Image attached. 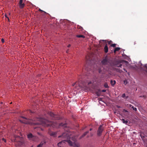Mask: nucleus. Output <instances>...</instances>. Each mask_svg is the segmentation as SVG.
Here are the masks:
<instances>
[{
    "mask_svg": "<svg viewBox=\"0 0 147 147\" xmlns=\"http://www.w3.org/2000/svg\"><path fill=\"white\" fill-rule=\"evenodd\" d=\"M71 133L69 132H66L63 133L61 136H59L58 137H62L64 139H69L71 137ZM67 142L71 146H73L74 147H80V145L78 143L72 142L69 140H65L59 142L57 145L59 147H61V145L65 143V142Z\"/></svg>",
    "mask_w": 147,
    "mask_h": 147,
    "instance_id": "obj_1",
    "label": "nucleus"
},
{
    "mask_svg": "<svg viewBox=\"0 0 147 147\" xmlns=\"http://www.w3.org/2000/svg\"><path fill=\"white\" fill-rule=\"evenodd\" d=\"M36 120L38 121L36 122L33 123V124L34 125L42 124L45 127L51 126L53 127H56L57 125V124L56 123L50 121L42 118H37L36 119Z\"/></svg>",
    "mask_w": 147,
    "mask_h": 147,
    "instance_id": "obj_2",
    "label": "nucleus"
},
{
    "mask_svg": "<svg viewBox=\"0 0 147 147\" xmlns=\"http://www.w3.org/2000/svg\"><path fill=\"white\" fill-rule=\"evenodd\" d=\"M80 77H79L78 78V81L73 84H72V86H74L75 85H78L79 87H80L82 88H84L85 87V84L82 80L81 79H80Z\"/></svg>",
    "mask_w": 147,
    "mask_h": 147,
    "instance_id": "obj_3",
    "label": "nucleus"
},
{
    "mask_svg": "<svg viewBox=\"0 0 147 147\" xmlns=\"http://www.w3.org/2000/svg\"><path fill=\"white\" fill-rule=\"evenodd\" d=\"M48 114L51 116L53 120L60 119V117H59L58 115L54 114L52 112H49L48 113Z\"/></svg>",
    "mask_w": 147,
    "mask_h": 147,
    "instance_id": "obj_4",
    "label": "nucleus"
},
{
    "mask_svg": "<svg viewBox=\"0 0 147 147\" xmlns=\"http://www.w3.org/2000/svg\"><path fill=\"white\" fill-rule=\"evenodd\" d=\"M103 129L104 128L102 125H100L97 131V135L98 136H101Z\"/></svg>",
    "mask_w": 147,
    "mask_h": 147,
    "instance_id": "obj_5",
    "label": "nucleus"
},
{
    "mask_svg": "<svg viewBox=\"0 0 147 147\" xmlns=\"http://www.w3.org/2000/svg\"><path fill=\"white\" fill-rule=\"evenodd\" d=\"M85 67H86L85 69L86 71H87V73L90 74L92 72V70L90 69L91 67L90 65H85Z\"/></svg>",
    "mask_w": 147,
    "mask_h": 147,
    "instance_id": "obj_6",
    "label": "nucleus"
},
{
    "mask_svg": "<svg viewBox=\"0 0 147 147\" xmlns=\"http://www.w3.org/2000/svg\"><path fill=\"white\" fill-rule=\"evenodd\" d=\"M28 138L30 139H31L34 140L35 139H37V137L36 136L33 135L31 133H30L28 135Z\"/></svg>",
    "mask_w": 147,
    "mask_h": 147,
    "instance_id": "obj_7",
    "label": "nucleus"
},
{
    "mask_svg": "<svg viewBox=\"0 0 147 147\" xmlns=\"http://www.w3.org/2000/svg\"><path fill=\"white\" fill-rule=\"evenodd\" d=\"M109 62L108 59L107 57H106L105 59H103L102 61V63L103 64L105 65Z\"/></svg>",
    "mask_w": 147,
    "mask_h": 147,
    "instance_id": "obj_8",
    "label": "nucleus"
},
{
    "mask_svg": "<svg viewBox=\"0 0 147 147\" xmlns=\"http://www.w3.org/2000/svg\"><path fill=\"white\" fill-rule=\"evenodd\" d=\"M23 0H20L19 2V6L20 8H23L25 6V4L22 3Z\"/></svg>",
    "mask_w": 147,
    "mask_h": 147,
    "instance_id": "obj_9",
    "label": "nucleus"
},
{
    "mask_svg": "<svg viewBox=\"0 0 147 147\" xmlns=\"http://www.w3.org/2000/svg\"><path fill=\"white\" fill-rule=\"evenodd\" d=\"M21 117L24 119L23 121H21V120H20V121L21 122H22V123H26V124L28 123V121H27L28 119H27L26 117Z\"/></svg>",
    "mask_w": 147,
    "mask_h": 147,
    "instance_id": "obj_10",
    "label": "nucleus"
},
{
    "mask_svg": "<svg viewBox=\"0 0 147 147\" xmlns=\"http://www.w3.org/2000/svg\"><path fill=\"white\" fill-rule=\"evenodd\" d=\"M50 134L51 136L55 137L56 136L57 133L56 132H52L50 133Z\"/></svg>",
    "mask_w": 147,
    "mask_h": 147,
    "instance_id": "obj_11",
    "label": "nucleus"
},
{
    "mask_svg": "<svg viewBox=\"0 0 147 147\" xmlns=\"http://www.w3.org/2000/svg\"><path fill=\"white\" fill-rule=\"evenodd\" d=\"M89 133V131H87L84 133V134L80 137V139H81L84 137L88 133Z\"/></svg>",
    "mask_w": 147,
    "mask_h": 147,
    "instance_id": "obj_12",
    "label": "nucleus"
},
{
    "mask_svg": "<svg viewBox=\"0 0 147 147\" xmlns=\"http://www.w3.org/2000/svg\"><path fill=\"white\" fill-rule=\"evenodd\" d=\"M104 51L106 53H107V52H108V47L107 45H105L104 47Z\"/></svg>",
    "mask_w": 147,
    "mask_h": 147,
    "instance_id": "obj_13",
    "label": "nucleus"
},
{
    "mask_svg": "<svg viewBox=\"0 0 147 147\" xmlns=\"http://www.w3.org/2000/svg\"><path fill=\"white\" fill-rule=\"evenodd\" d=\"M59 126H63V127H66L67 126V124L66 123H61L59 124Z\"/></svg>",
    "mask_w": 147,
    "mask_h": 147,
    "instance_id": "obj_14",
    "label": "nucleus"
},
{
    "mask_svg": "<svg viewBox=\"0 0 147 147\" xmlns=\"http://www.w3.org/2000/svg\"><path fill=\"white\" fill-rule=\"evenodd\" d=\"M111 83L112 86H113L116 84V81L115 80H111Z\"/></svg>",
    "mask_w": 147,
    "mask_h": 147,
    "instance_id": "obj_15",
    "label": "nucleus"
},
{
    "mask_svg": "<svg viewBox=\"0 0 147 147\" xmlns=\"http://www.w3.org/2000/svg\"><path fill=\"white\" fill-rule=\"evenodd\" d=\"M121 48L119 47H116L114 51V53H115L116 51H119Z\"/></svg>",
    "mask_w": 147,
    "mask_h": 147,
    "instance_id": "obj_16",
    "label": "nucleus"
},
{
    "mask_svg": "<svg viewBox=\"0 0 147 147\" xmlns=\"http://www.w3.org/2000/svg\"><path fill=\"white\" fill-rule=\"evenodd\" d=\"M45 142H42L38 144L37 147H42V145L44 144L45 143Z\"/></svg>",
    "mask_w": 147,
    "mask_h": 147,
    "instance_id": "obj_17",
    "label": "nucleus"
},
{
    "mask_svg": "<svg viewBox=\"0 0 147 147\" xmlns=\"http://www.w3.org/2000/svg\"><path fill=\"white\" fill-rule=\"evenodd\" d=\"M76 36V37L78 38H84L85 37V36H84L82 35H77Z\"/></svg>",
    "mask_w": 147,
    "mask_h": 147,
    "instance_id": "obj_18",
    "label": "nucleus"
},
{
    "mask_svg": "<svg viewBox=\"0 0 147 147\" xmlns=\"http://www.w3.org/2000/svg\"><path fill=\"white\" fill-rule=\"evenodd\" d=\"M122 121L123 123H125V124H127V123H128L127 121L125 120L124 119H122Z\"/></svg>",
    "mask_w": 147,
    "mask_h": 147,
    "instance_id": "obj_19",
    "label": "nucleus"
},
{
    "mask_svg": "<svg viewBox=\"0 0 147 147\" xmlns=\"http://www.w3.org/2000/svg\"><path fill=\"white\" fill-rule=\"evenodd\" d=\"M100 94L101 92L99 91V90L98 91L96 92V94L98 96H99L100 95Z\"/></svg>",
    "mask_w": 147,
    "mask_h": 147,
    "instance_id": "obj_20",
    "label": "nucleus"
},
{
    "mask_svg": "<svg viewBox=\"0 0 147 147\" xmlns=\"http://www.w3.org/2000/svg\"><path fill=\"white\" fill-rule=\"evenodd\" d=\"M72 140L74 141H76V139L75 136H73L71 138Z\"/></svg>",
    "mask_w": 147,
    "mask_h": 147,
    "instance_id": "obj_21",
    "label": "nucleus"
},
{
    "mask_svg": "<svg viewBox=\"0 0 147 147\" xmlns=\"http://www.w3.org/2000/svg\"><path fill=\"white\" fill-rule=\"evenodd\" d=\"M123 82H124V84L125 85H126L128 83L127 80L126 79L124 80Z\"/></svg>",
    "mask_w": 147,
    "mask_h": 147,
    "instance_id": "obj_22",
    "label": "nucleus"
},
{
    "mask_svg": "<svg viewBox=\"0 0 147 147\" xmlns=\"http://www.w3.org/2000/svg\"><path fill=\"white\" fill-rule=\"evenodd\" d=\"M104 87L105 88H108L109 87L108 86V85L107 84V83H105V84H104Z\"/></svg>",
    "mask_w": 147,
    "mask_h": 147,
    "instance_id": "obj_23",
    "label": "nucleus"
},
{
    "mask_svg": "<svg viewBox=\"0 0 147 147\" xmlns=\"http://www.w3.org/2000/svg\"><path fill=\"white\" fill-rule=\"evenodd\" d=\"M131 108L132 109H133V110L134 111H136L137 109V108L136 107H134L133 106H132V107H131Z\"/></svg>",
    "mask_w": 147,
    "mask_h": 147,
    "instance_id": "obj_24",
    "label": "nucleus"
},
{
    "mask_svg": "<svg viewBox=\"0 0 147 147\" xmlns=\"http://www.w3.org/2000/svg\"><path fill=\"white\" fill-rule=\"evenodd\" d=\"M121 66H122V64H120L118 63L117 65V67H121Z\"/></svg>",
    "mask_w": 147,
    "mask_h": 147,
    "instance_id": "obj_25",
    "label": "nucleus"
},
{
    "mask_svg": "<svg viewBox=\"0 0 147 147\" xmlns=\"http://www.w3.org/2000/svg\"><path fill=\"white\" fill-rule=\"evenodd\" d=\"M116 44H112L111 45V46L113 47H116Z\"/></svg>",
    "mask_w": 147,
    "mask_h": 147,
    "instance_id": "obj_26",
    "label": "nucleus"
},
{
    "mask_svg": "<svg viewBox=\"0 0 147 147\" xmlns=\"http://www.w3.org/2000/svg\"><path fill=\"white\" fill-rule=\"evenodd\" d=\"M103 41H105V40H100L99 41V43L100 44L102 42H103Z\"/></svg>",
    "mask_w": 147,
    "mask_h": 147,
    "instance_id": "obj_27",
    "label": "nucleus"
},
{
    "mask_svg": "<svg viewBox=\"0 0 147 147\" xmlns=\"http://www.w3.org/2000/svg\"><path fill=\"white\" fill-rule=\"evenodd\" d=\"M123 112H128V111L127 110L125 109H123Z\"/></svg>",
    "mask_w": 147,
    "mask_h": 147,
    "instance_id": "obj_28",
    "label": "nucleus"
},
{
    "mask_svg": "<svg viewBox=\"0 0 147 147\" xmlns=\"http://www.w3.org/2000/svg\"><path fill=\"white\" fill-rule=\"evenodd\" d=\"M125 96V93L123 94L122 95V97L123 98H124Z\"/></svg>",
    "mask_w": 147,
    "mask_h": 147,
    "instance_id": "obj_29",
    "label": "nucleus"
},
{
    "mask_svg": "<svg viewBox=\"0 0 147 147\" xmlns=\"http://www.w3.org/2000/svg\"><path fill=\"white\" fill-rule=\"evenodd\" d=\"M5 17H6L7 18L8 20H9V18H8V17H7V15L6 14H5Z\"/></svg>",
    "mask_w": 147,
    "mask_h": 147,
    "instance_id": "obj_30",
    "label": "nucleus"
},
{
    "mask_svg": "<svg viewBox=\"0 0 147 147\" xmlns=\"http://www.w3.org/2000/svg\"><path fill=\"white\" fill-rule=\"evenodd\" d=\"M106 90H103L101 91V92H106Z\"/></svg>",
    "mask_w": 147,
    "mask_h": 147,
    "instance_id": "obj_31",
    "label": "nucleus"
},
{
    "mask_svg": "<svg viewBox=\"0 0 147 147\" xmlns=\"http://www.w3.org/2000/svg\"><path fill=\"white\" fill-rule=\"evenodd\" d=\"M2 42L3 43L4 42V40L3 38H2L1 40Z\"/></svg>",
    "mask_w": 147,
    "mask_h": 147,
    "instance_id": "obj_32",
    "label": "nucleus"
},
{
    "mask_svg": "<svg viewBox=\"0 0 147 147\" xmlns=\"http://www.w3.org/2000/svg\"><path fill=\"white\" fill-rule=\"evenodd\" d=\"M2 140L3 141L5 142H6V140H5V139L4 138H2Z\"/></svg>",
    "mask_w": 147,
    "mask_h": 147,
    "instance_id": "obj_33",
    "label": "nucleus"
},
{
    "mask_svg": "<svg viewBox=\"0 0 147 147\" xmlns=\"http://www.w3.org/2000/svg\"><path fill=\"white\" fill-rule=\"evenodd\" d=\"M116 107L118 108H121V107L120 106H119L118 105H116Z\"/></svg>",
    "mask_w": 147,
    "mask_h": 147,
    "instance_id": "obj_34",
    "label": "nucleus"
},
{
    "mask_svg": "<svg viewBox=\"0 0 147 147\" xmlns=\"http://www.w3.org/2000/svg\"><path fill=\"white\" fill-rule=\"evenodd\" d=\"M122 61H124V62H127V61H125L123 60V61H120V63H122Z\"/></svg>",
    "mask_w": 147,
    "mask_h": 147,
    "instance_id": "obj_35",
    "label": "nucleus"
},
{
    "mask_svg": "<svg viewBox=\"0 0 147 147\" xmlns=\"http://www.w3.org/2000/svg\"><path fill=\"white\" fill-rule=\"evenodd\" d=\"M92 82L91 81H90V82H88V84L89 85V84H92Z\"/></svg>",
    "mask_w": 147,
    "mask_h": 147,
    "instance_id": "obj_36",
    "label": "nucleus"
},
{
    "mask_svg": "<svg viewBox=\"0 0 147 147\" xmlns=\"http://www.w3.org/2000/svg\"><path fill=\"white\" fill-rule=\"evenodd\" d=\"M112 42V41H111V40H110V41H109V42H108V44H110Z\"/></svg>",
    "mask_w": 147,
    "mask_h": 147,
    "instance_id": "obj_37",
    "label": "nucleus"
},
{
    "mask_svg": "<svg viewBox=\"0 0 147 147\" xmlns=\"http://www.w3.org/2000/svg\"><path fill=\"white\" fill-rule=\"evenodd\" d=\"M129 107H131L132 106V105H131V104H129Z\"/></svg>",
    "mask_w": 147,
    "mask_h": 147,
    "instance_id": "obj_38",
    "label": "nucleus"
},
{
    "mask_svg": "<svg viewBox=\"0 0 147 147\" xmlns=\"http://www.w3.org/2000/svg\"><path fill=\"white\" fill-rule=\"evenodd\" d=\"M39 11H42V12H45V13H46L44 11H43L42 10H41V9H39Z\"/></svg>",
    "mask_w": 147,
    "mask_h": 147,
    "instance_id": "obj_39",
    "label": "nucleus"
},
{
    "mask_svg": "<svg viewBox=\"0 0 147 147\" xmlns=\"http://www.w3.org/2000/svg\"><path fill=\"white\" fill-rule=\"evenodd\" d=\"M70 46H71V45H70V44H69V45H68V46H67V47H70Z\"/></svg>",
    "mask_w": 147,
    "mask_h": 147,
    "instance_id": "obj_40",
    "label": "nucleus"
},
{
    "mask_svg": "<svg viewBox=\"0 0 147 147\" xmlns=\"http://www.w3.org/2000/svg\"><path fill=\"white\" fill-rule=\"evenodd\" d=\"M28 111L30 113H32V111H31V110H29Z\"/></svg>",
    "mask_w": 147,
    "mask_h": 147,
    "instance_id": "obj_41",
    "label": "nucleus"
},
{
    "mask_svg": "<svg viewBox=\"0 0 147 147\" xmlns=\"http://www.w3.org/2000/svg\"><path fill=\"white\" fill-rule=\"evenodd\" d=\"M140 136H141V138H144V136H142L141 135H140Z\"/></svg>",
    "mask_w": 147,
    "mask_h": 147,
    "instance_id": "obj_42",
    "label": "nucleus"
},
{
    "mask_svg": "<svg viewBox=\"0 0 147 147\" xmlns=\"http://www.w3.org/2000/svg\"><path fill=\"white\" fill-rule=\"evenodd\" d=\"M79 28L80 29H82V27L80 26V27H79Z\"/></svg>",
    "mask_w": 147,
    "mask_h": 147,
    "instance_id": "obj_43",
    "label": "nucleus"
},
{
    "mask_svg": "<svg viewBox=\"0 0 147 147\" xmlns=\"http://www.w3.org/2000/svg\"><path fill=\"white\" fill-rule=\"evenodd\" d=\"M123 70H124V71H125L126 72H127V71L125 70V68H124V69H123Z\"/></svg>",
    "mask_w": 147,
    "mask_h": 147,
    "instance_id": "obj_44",
    "label": "nucleus"
},
{
    "mask_svg": "<svg viewBox=\"0 0 147 147\" xmlns=\"http://www.w3.org/2000/svg\"><path fill=\"white\" fill-rule=\"evenodd\" d=\"M92 130V128H90V131H91Z\"/></svg>",
    "mask_w": 147,
    "mask_h": 147,
    "instance_id": "obj_45",
    "label": "nucleus"
},
{
    "mask_svg": "<svg viewBox=\"0 0 147 147\" xmlns=\"http://www.w3.org/2000/svg\"><path fill=\"white\" fill-rule=\"evenodd\" d=\"M145 67H146V69H147V65H146L145 66Z\"/></svg>",
    "mask_w": 147,
    "mask_h": 147,
    "instance_id": "obj_46",
    "label": "nucleus"
},
{
    "mask_svg": "<svg viewBox=\"0 0 147 147\" xmlns=\"http://www.w3.org/2000/svg\"><path fill=\"white\" fill-rule=\"evenodd\" d=\"M68 50H67V51H66V52L67 53H68Z\"/></svg>",
    "mask_w": 147,
    "mask_h": 147,
    "instance_id": "obj_47",
    "label": "nucleus"
},
{
    "mask_svg": "<svg viewBox=\"0 0 147 147\" xmlns=\"http://www.w3.org/2000/svg\"><path fill=\"white\" fill-rule=\"evenodd\" d=\"M36 127H34V129H36Z\"/></svg>",
    "mask_w": 147,
    "mask_h": 147,
    "instance_id": "obj_48",
    "label": "nucleus"
},
{
    "mask_svg": "<svg viewBox=\"0 0 147 147\" xmlns=\"http://www.w3.org/2000/svg\"><path fill=\"white\" fill-rule=\"evenodd\" d=\"M38 134H39V135H40V134L39 133H38Z\"/></svg>",
    "mask_w": 147,
    "mask_h": 147,
    "instance_id": "obj_49",
    "label": "nucleus"
},
{
    "mask_svg": "<svg viewBox=\"0 0 147 147\" xmlns=\"http://www.w3.org/2000/svg\"><path fill=\"white\" fill-rule=\"evenodd\" d=\"M1 104H2V103H3V102H1Z\"/></svg>",
    "mask_w": 147,
    "mask_h": 147,
    "instance_id": "obj_50",
    "label": "nucleus"
},
{
    "mask_svg": "<svg viewBox=\"0 0 147 147\" xmlns=\"http://www.w3.org/2000/svg\"><path fill=\"white\" fill-rule=\"evenodd\" d=\"M12 103V102H11L10 103V104H11Z\"/></svg>",
    "mask_w": 147,
    "mask_h": 147,
    "instance_id": "obj_51",
    "label": "nucleus"
},
{
    "mask_svg": "<svg viewBox=\"0 0 147 147\" xmlns=\"http://www.w3.org/2000/svg\"><path fill=\"white\" fill-rule=\"evenodd\" d=\"M91 136H92V134L91 135Z\"/></svg>",
    "mask_w": 147,
    "mask_h": 147,
    "instance_id": "obj_52",
    "label": "nucleus"
},
{
    "mask_svg": "<svg viewBox=\"0 0 147 147\" xmlns=\"http://www.w3.org/2000/svg\"><path fill=\"white\" fill-rule=\"evenodd\" d=\"M146 147H147V146H146Z\"/></svg>",
    "mask_w": 147,
    "mask_h": 147,
    "instance_id": "obj_53",
    "label": "nucleus"
}]
</instances>
